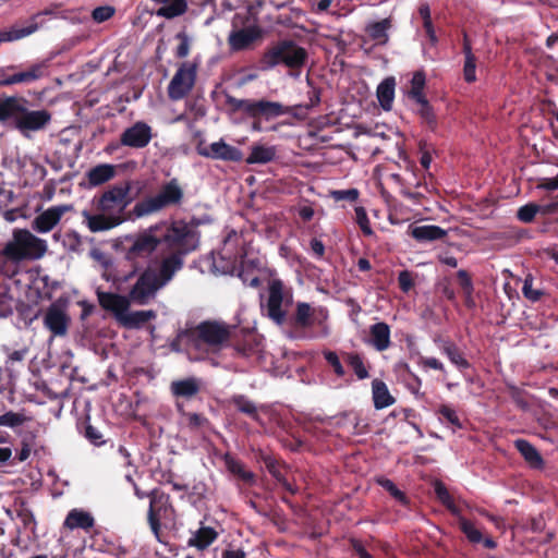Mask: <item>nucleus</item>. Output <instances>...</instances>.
<instances>
[{
    "label": "nucleus",
    "instance_id": "1",
    "mask_svg": "<svg viewBox=\"0 0 558 558\" xmlns=\"http://www.w3.org/2000/svg\"><path fill=\"white\" fill-rule=\"evenodd\" d=\"M201 223V219L196 217H192L189 221L162 220L135 234L126 235L125 258L132 262L146 258L160 247V258L175 256L185 263V257L199 248Z\"/></svg>",
    "mask_w": 558,
    "mask_h": 558
},
{
    "label": "nucleus",
    "instance_id": "24",
    "mask_svg": "<svg viewBox=\"0 0 558 558\" xmlns=\"http://www.w3.org/2000/svg\"><path fill=\"white\" fill-rule=\"evenodd\" d=\"M124 220V217L100 213L87 216V227L92 232H100L116 228Z\"/></svg>",
    "mask_w": 558,
    "mask_h": 558
},
{
    "label": "nucleus",
    "instance_id": "8",
    "mask_svg": "<svg viewBox=\"0 0 558 558\" xmlns=\"http://www.w3.org/2000/svg\"><path fill=\"white\" fill-rule=\"evenodd\" d=\"M131 190L132 181L130 180L109 185L98 198H95L96 209L99 213L124 217L126 207L134 199Z\"/></svg>",
    "mask_w": 558,
    "mask_h": 558
},
{
    "label": "nucleus",
    "instance_id": "36",
    "mask_svg": "<svg viewBox=\"0 0 558 558\" xmlns=\"http://www.w3.org/2000/svg\"><path fill=\"white\" fill-rule=\"evenodd\" d=\"M396 80L393 76L386 77L377 87V99L385 111L392 108L395 98Z\"/></svg>",
    "mask_w": 558,
    "mask_h": 558
},
{
    "label": "nucleus",
    "instance_id": "4",
    "mask_svg": "<svg viewBox=\"0 0 558 558\" xmlns=\"http://www.w3.org/2000/svg\"><path fill=\"white\" fill-rule=\"evenodd\" d=\"M230 329L225 323L204 320L198 325L180 330L171 348L180 351L194 350L199 353L217 352L230 339Z\"/></svg>",
    "mask_w": 558,
    "mask_h": 558
},
{
    "label": "nucleus",
    "instance_id": "27",
    "mask_svg": "<svg viewBox=\"0 0 558 558\" xmlns=\"http://www.w3.org/2000/svg\"><path fill=\"white\" fill-rule=\"evenodd\" d=\"M13 511L15 512L16 518L21 521L23 529L25 531L29 530L34 534L37 522L28 502L22 497L15 498L13 502Z\"/></svg>",
    "mask_w": 558,
    "mask_h": 558
},
{
    "label": "nucleus",
    "instance_id": "54",
    "mask_svg": "<svg viewBox=\"0 0 558 558\" xmlns=\"http://www.w3.org/2000/svg\"><path fill=\"white\" fill-rule=\"evenodd\" d=\"M323 355L338 377H343L345 375V369L340 361L339 355L335 351L326 350L323 352Z\"/></svg>",
    "mask_w": 558,
    "mask_h": 558
},
{
    "label": "nucleus",
    "instance_id": "10",
    "mask_svg": "<svg viewBox=\"0 0 558 558\" xmlns=\"http://www.w3.org/2000/svg\"><path fill=\"white\" fill-rule=\"evenodd\" d=\"M16 68V65H10L0 69V87L31 84L48 75V64L46 61L33 63L21 71H15Z\"/></svg>",
    "mask_w": 558,
    "mask_h": 558
},
{
    "label": "nucleus",
    "instance_id": "61",
    "mask_svg": "<svg viewBox=\"0 0 558 558\" xmlns=\"http://www.w3.org/2000/svg\"><path fill=\"white\" fill-rule=\"evenodd\" d=\"M360 192L357 189H349V190H337L331 192V196L335 201H349L355 202L359 198Z\"/></svg>",
    "mask_w": 558,
    "mask_h": 558
},
{
    "label": "nucleus",
    "instance_id": "3",
    "mask_svg": "<svg viewBox=\"0 0 558 558\" xmlns=\"http://www.w3.org/2000/svg\"><path fill=\"white\" fill-rule=\"evenodd\" d=\"M47 250L46 240L34 235L27 229L16 228L11 240L0 251V271L11 278L17 272V266L22 262L40 259Z\"/></svg>",
    "mask_w": 558,
    "mask_h": 558
},
{
    "label": "nucleus",
    "instance_id": "58",
    "mask_svg": "<svg viewBox=\"0 0 558 558\" xmlns=\"http://www.w3.org/2000/svg\"><path fill=\"white\" fill-rule=\"evenodd\" d=\"M355 220L364 234L369 235L373 233L372 228L369 226V219L364 207H355Z\"/></svg>",
    "mask_w": 558,
    "mask_h": 558
},
{
    "label": "nucleus",
    "instance_id": "26",
    "mask_svg": "<svg viewBox=\"0 0 558 558\" xmlns=\"http://www.w3.org/2000/svg\"><path fill=\"white\" fill-rule=\"evenodd\" d=\"M94 524L95 520L89 512L76 508L69 511L63 522V526L71 531L76 529L88 531Z\"/></svg>",
    "mask_w": 558,
    "mask_h": 558
},
{
    "label": "nucleus",
    "instance_id": "60",
    "mask_svg": "<svg viewBox=\"0 0 558 558\" xmlns=\"http://www.w3.org/2000/svg\"><path fill=\"white\" fill-rule=\"evenodd\" d=\"M84 436L95 446L105 444L104 436L98 428L87 423L84 429Z\"/></svg>",
    "mask_w": 558,
    "mask_h": 558
},
{
    "label": "nucleus",
    "instance_id": "11",
    "mask_svg": "<svg viewBox=\"0 0 558 558\" xmlns=\"http://www.w3.org/2000/svg\"><path fill=\"white\" fill-rule=\"evenodd\" d=\"M196 76L197 65L191 62H182L168 85L169 99L178 101L185 98L192 92Z\"/></svg>",
    "mask_w": 558,
    "mask_h": 558
},
{
    "label": "nucleus",
    "instance_id": "55",
    "mask_svg": "<svg viewBox=\"0 0 558 558\" xmlns=\"http://www.w3.org/2000/svg\"><path fill=\"white\" fill-rule=\"evenodd\" d=\"M263 462L267 469V471L277 480V482L281 481L284 475L281 472V463L270 456L263 457Z\"/></svg>",
    "mask_w": 558,
    "mask_h": 558
},
{
    "label": "nucleus",
    "instance_id": "48",
    "mask_svg": "<svg viewBox=\"0 0 558 558\" xmlns=\"http://www.w3.org/2000/svg\"><path fill=\"white\" fill-rule=\"evenodd\" d=\"M16 434L20 437V445L28 447L34 450V453H37L38 448V428H33L29 426H24L16 429Z\"/></svg>",
    "mask_w": 558,
    "mask_h": 558
},
{
    "label": "nucleus",
    "instance_id": "13",
    "mask_svg": "<svg viewBox=\"0 0 558 558\" xmlns=\"http://www.w3.org/2000/svg\"><path fill=\"white\" fill-rule=\"evenodd\" d=\"M173 512L170 504V496L162 490L155 488L149 492L148 523L153 533L158 537L160 532V520L169 518Z\"/></svg>",
    "mask_w": 558,
    "mask_h": 558
},
{
    "label": "nucleus",
    "instance_id": "22",
    "mask_svg": "<svg viewBox=\"0 0 558 558\" xmlns=\"http://www.w3.org/2000/svg\"><path fill=\"white\" fill-rule=\"evenodd\" d=\"M441 353L460 371L471 367V363L464 356L463 351L450 339H439L436 341Z\"/></svg>",
    "mask_w": 558,
    "mask_h": 558
},
{
    "label": "nucleus",
    "instance_id": "15",
    "mask_svg": "<svg viewBox=\"0 0 558 558\" xmlns=\"http://www.w3.org/2000/svg\"><path fill=\"white\" fill-rule=\"evenodd\" d=\"M151 138V128L146 122L137 121L121 133L120 145L141 149L146 147Z\"/></svg>",
    "mask_w": 558,
    "mask_h": 558
},
{
    "label": "nucleus",
    "instance_id": "57",
    "mask_svg": "<svg viewBox=\"0 0 558 558\" xmlns=\"http://www.w3.org/2000/svg\"><path fill=\"white\" fill-rule=\"evenodd\" d=\"M177 39L180 41L175 49V57L183 59L190 53L191 41L190 37L185 32H180L177 34Z\"/></svg>",
    "mask_w": 558,
    "mask_h": 558
},
{
    "label": "nucleus",
    "instance_id": "38",
    "mask_svg": "<svg viewBox=\"0 0 558 558\" xmlns=\"http://www.w3.org/2000/svg\"><path fill=\"white\" fill-rule=\"evenodd\" d=\"M436 415L440 423L446 425L453 433L463 428V423L457 411L449 404H440L436 410Z\"/></svg>",
    "mask_w": 558,
    "mask_h": 558
},
{
    "label": "nucleus",
    "instance_id": "32",
    "mask_svg": "<svg viewBox=\"0 0 558 558\" xmlns=\"http://www.w3.org/2000/svg\"><path fill=\"white\" fill-rule=\"evenodd\" d=\"M157 314L153 310L125 312L120 324L128 329H138L151 319H155Z\"/></svg>",
    "mask_w": 558,
    "mask_h": 558
},
{
    "label": "nucleus",
    "instance_id": "47",
    "mask_svg": "<svg viewBox=\"0 0 558 558\" xmlns=\"http://www.w3.org/2000/svg\"><path fill=\"white\" fill-rule=\"evenodd\" d=\"M426 84V76L423 71L414 72L411 80V89L408 92V97L411 100H417L421 98H425L424 87Z\"/></svg>",
    "mask_w": 558,
    "mask_h": 558
},
{
    "label": "nucleus",
    "instance_id": "2",
    "mask_svg": "<svg viewBox=\"0 0 558 558\" xmlns=\"http://www.w3.org/2000/svg\"><path fill=\"white\" fill-rule=\"evenodd\" d=\"M31 106L32 102L23 96H0V124L27 138L44 131L51 122V112L47 109L33 110Z\"/></svg>",
    "mask_w": 558,
    "mask_h": 558
},
{
    "label": "nucleus",
    "instance_id": "23",
    "mask_svg": "<svg viewBox=\"0 0 558 558\" xmlns=\"http://www.w3.org/2000/svg\"><path fill=\"white\" fill-rule=\"evenodd\" d=\"M225 465L230 474L247 485H254L256 476L252 471L245 469L244 463L230 453L223 456Z\"/></svg>",
    "mask_w": 558,
    "mask_h": 558
},
{
    "label": "nucleus",
    "instance_id": "63",
    "mask_svg": "<svg viewBox=\"0 0 558 558\" xmlns=\"http://www.w3.org/2000/svg\"><path fill=\"white\" fill-rule=\"evenodd\" d=\"M536 189L554 192L558 190V173L553 178H538L535 183Z\"/></svg>",
    "mask_w": 558,
    "mask_h": 558
},
{
    "label": "nucleus",
    "instance_id": "40",
    "mask_svg": "<svg viewBox=\"0 0 558 558\" xmlns=\"http://www.w3.org/2000/svg\"><path fill=\"white\" fill-rule=\"evenodd\" d=\"M391 20L384 19L379 22L371 23L366 27V32L373 40L385 45L388 41V31L391 28Z\"/></svg>",
    "mask_w": 558,
    "mask_h": 558
},
{
    "label": "nucleus",
    "instance_id": "49",
    "mask_svg": "<svg viewBox=\"0 0 558 558\" xmlns=\"http://www.w3.org/2000/svg\"><path fill=\"white\" fill-rule=\"evenodd\" d=\"M435 494L437 499L453 514L459 515L460 509L456 506L449 490L441 482H436Z\"/></svg>",
    "mask_w": 558,
    "mask_h": 558
},
{
    "label": "nucleus",
    "instance_id": "21",
    "mask_svg": "<svg viewBox=\"0 0 558 558\" xmlns=\"http://www.w3.org/2000/svg\"><path fill=\"white\" fill-rule=\"evenodd\" d=\"M70 317L59 305L52 303L44 315V326L56 337L65 336Z\"/></svg>",
    "mask_w": 558,
    "mask_h": 558
},
{
    "label": "nucleus",
    "instance_id": "50",
    "mask_svg": "<svg viewBox=\"0 0 558 558\" xmlns=\"http://www.w3.org/2000/svg\"><path fill=\"white\" fill-rule=\"evenodd\" d=\"M27 417L23 413L8 411L0 415V426H7L16 429L24 427Z\"/></svg>",
    "mask_w": 558,
    "mask_h": 558
},
{
    "label": "nucleus",
    "instance_id": "39",
    "mask_svg": "<svg viewBox=\"0 0 558 558\" xmlns=\"http://www.w3.org/2000/svg\"><path fill=\"white\" fill-rule=\"evenodd\" d=\"M457 279L463 293L464 305L470 310L474 308L476 305L473 296L474 284L470 274L464 269H460L457 271Z\"/></svg>",
    "mask_w": 558,
    "mask_h": 558
},
{
    "label": "nucleus",
    "instance_id": "37",
    "mask_svg": "<svg viewBox=\"0 0 558 558\" xmlns=\"http://www.w3.org/2000/svg\"><path fill=\"white\" fill-rule=\"evenodd\" d=\"M114 174L116 168L113 165L101 163L87 172V180L92 186H98L111 180Z\"/></svg>",
    "mask_w": 558,
    "mask_h": 558
},
{
    "label": "nucleus",
    "instance_id": "5",
    "mask_svg": "<svg viewBox=\"0 0 558 558\" xmlns=\"http://www.w3.org/2000/svg\"><path fill=\"white\" fill-rule=\"evenodd\" d=\"M184 262L171 256L160 258L157 267L148 266L138 276L129 292L130 300L137 305H146L156 298L157 292L166 287L182 270Z\"/></svg>",
    "mask_w": 558,
    "mask_h": 558
},
{
    "label": "nucleus",
    "instance_id": "64",
    "mask_svg": "<svg viewBox=\"0 0 558 558\" xmlns=\"http://www.w3.org/2000/svg\"><path fill=\"white\" fill-rule=\"evenodd\" d=\"M398 283L402 292H409L414 287L412 272L409 270L400 271L398 276Z\"/></svg>",
    "mask_w": 558,
    "mask_h": 558
},
{
    "label": "nucleus",
    "instance_id": "44",
    "mask_svg": "<svg viewBox=\"0 0 558 558\" xmlns=\"http://www.w3.org/2000/svg\"><path fill=\"white\" fill-rule=\"evenodd\" d=\"M376 483L383 487L389 495L396 499L400 505L408 506L410 500L404 492L400 490L397 485L389 478L379 476L376 478Z\"/></svg>",
    "mask_w": 558,
    "mask_h": 558
},
{
    "label": "nucleus",
    "instance_id": "7",
    "mask_svg": "<svg viewBox=\"0 0 558 558\" xmlns=\"http://www.w3.org/2000/svg\"><path fill=\"white\" fill-rule=\"evenodd\" d=\"M183 198L184 192L174 178L162 184L157 194L137 202L133 207V215L136 218L147 217L166 208L180 206Z\"/></svg>",
    "mask_w": 558,
    "mask_h": 558
},
{
    "label": "nucleus",
    "instance_id": "14",
    "mask_svg": "<svg viewBox=\"0 0 558 558\" xmlns=\"http://www.w3.org/2000/svg\"><path fill=\"white\" fill-rule=\"evenodd\" d=\"M301 106H284L278 101L267 99L252 100L250 118L254 120L270 121L284 114H294V110Z\"/></svg>",
    "mask_w": 558,
    "mask_h": 558
},
{
    "label": "nucleus",
    "instance_id": "42",
    "mask_svg": "<svg viewBox=\"0 0 558 558\" xmlns=\"http://www.w3.org/2000/svg\"><path fill=\"white\" fill-rule=\"evenodd\" d=\"M342 356L356 375L359 379H366L369 377L367 367L364 364L363 357L356 352H343Z\"/></svg>",
    "mask_w": 558,
    "mask_h": 558
},
{
    "label": "nucleus",
    "instance_id": "6",
    "mask_svg": "<svg viewBox=\"0 0 558 558\" xmlns=\"http://www.w3.org/2000/svg\"><path fill=\"white\" fill-rule=\"evenodd\" d=\"M308 60V52L292 39H282L267 47L259 61V69L271 70L278 65L300 72Z\"/></svg>",
    "mask_w": 558,
    "mask_h": 558
},
{
    "label": "nucleus",
    "instance_id": "41",
    "mask_svg": "<svg viewBox=\"0 0 558 558\" xmlns=\"http://www.w3.org/2000/svg\"><path fill=\"white\" fill-rule=\"evenodd\" d=\"M414 102L418 106V109L416 110L417 114L422 119V121L426 124V126L430 131H435L437 129L438 122L437 117L434 112V109L427 98H421L417 100H414Z\"/></svg>",
    "mask_w": 558,
    "mask_h": 558
},
{
    "label": "nucleus",
    "instance_id": "53",
    "mask_svg": "<svg viewBox=\"0 0 558 558\" xmlns=\"http://www.w3.org/2000/svg\"><path fill=\"white\" fill-rule=\"evenodd\" d=\"M234 271H238V277L244 284L252 288H258L260 286V279L254 271L239 269L235 264H232L229 272L233 274ZM225 272L227 274L228 271Z\"/></svg>",
    "mask_w": 558,
    "mask_h": 558
},
{
    "label": "nucleus",
    "instance_id": "34",
    "mask_svg": "<svg viewBox=\"0 0 558 558\" xmlns=\"http://www.w3.org/2000/svg\"><path fill=\"white\" fill-rule=\"evenodd\" d=\"M218 537V533L210 526H202L187 541L190 547H195L198 550L206 549Z\"/></svg>",
    "mask_w": 558,
    "mask_h": 558
},
{
    "label": "nucleus",
    "instance_id": "52",
    "mask_svg": "<svg viewBox=\"0 0 558 558\" xmlns=\"http://www.w3.org/2000/svg\"><path fill=\"white\" fill-rule=\"evenodd\" d=\"M253 99H238L234 96H226V105L232 112H243L247 117L250 116L251 105Z\"/></svg>",
    "mask_w": 558,
    "mask_h": 558
},
{
    "label": "nucleus",
    "instance_id": "12",
    "mask_svg": "<svg viewBox=\"0 0 558 558\" xmlns=\"http://www.w3.org/2000/svg\"><path fill=\"white\" fill-rule=\"evenodd\" d=\"M195 149L199 156L214 160L241 162L244 159V155L240 148L228 144L222 138L210 145H205V141L199 140Z\"/></svg>",
    "mask_w": 558,
    "mask_h": 558
},
{
    "label": "nucleus",
    "instance_id": "19",
    "mask_svg": "<svg viewBox=\"0 0 558 558\" xmlns=\"http://www.w3.org/2000/svg\"><path fill=\"white\" fill-rule=\"evenodd\" d=\"M269 295L267 301V312L269 318L276 324L282 325L286 322V312L282 310L283 284L279 279H274L269 283Z\"/></svg>",
    "mask_w": 558,
    "mask_h": 558
},
{
    "label": "nucleus",
    "instance_id": "9",
    "mask_svg": "<svg viewBox=\"0 0 558 558\" xmlns=\"http://www.w3.org/2000/svg\"><path fill=\"white\" fill-rule=\"evenodd\" d=\"M328 319V311L324 307L314 308L308 303L300 302L296 304L295 313L291 318V325L295 329H308L314 326L320 328L322 336L329 335L326 324Z\"/></svg>",
    "mask_w": 558,
    "mask_h": 558
},
{
    "label": "nucleus",
    "instance_id": "30",
    "mask_svg": "<svg viewBox=\"0 0 558 558\" xmlns=\"http://www.w3.org/2000/svg\"><path fill=\"white\" fill-rule=\"evenodd\" d=\"M514 448L524 458L526 463L534 469H542L544 466V459L537 449L526 439L514 440Z\"/></svg>",
    "mask_w": 558,
    "mask_h": 558
},
{
    "label": "nucleus",
    "instance_id": "56",
    "mask_svg": "<svg viewBox=\"0 0 558 558\" xmlns=\"http://www.w3.org/2000/svg\"><path fill=\"white\" fill-rule=\"evenodd\" d=\"M522 293L527 300L532 302L539 301L544 294L542 290L533 288V279L530 277L525 278L523 282Z\"/></svg>",
    "mask_w": 558,
    "mask_h": 558
},
{
    "label": "nucleus",
    "instance_id": "29",
    "mask_svg": "<svg viewBox=\"0 0 558 558\" xmlns=\"http://www.w3.org/2000/svg\"><path fill=\"white\" fill-rule=\"evenodd\" d=\"M373 402L376 410H381L392 405L396 398L389 392L387 385L380 379L372 381Z\"/></svg>",
    "mask_w": 558,
    "mask_h": 558
},
{
    "label": "nucleus",
    "instance_id": "43",
    "mask_svg": "<svg viewBox=\"0 0 558 558\" xmlns=\"http://www.w3.org/2000/svg\"><path fill=\"white\" fill-rule=\"evenodd\" d=\"M260 339L257 335L248 333L235 345V350L242 356H251L260 351Z\"/></svg>",
    "mask_w": 558,
    "mask_h": 558
},
{
    "label": "nucleus",
    "instance_id": "17",
    "mask_svg": "<svg viewBox=\"0 0 558 558\" xmlns=\"http://www.w3.org/2000/svg\"><path fill=\"white\" fill-rule=\"evenodd\" d=\"M262 36L263 31L258 25L246 26L232 31L228 36V45L231 51H243L260 39Z\"/></svg>",
    "mask_w": 558,
    "mask_h": 558
},
{
    "label": "nucleus",
    "instance_id": "20",
    "mask_svg": "<svg viewBox=\"0 0 558 558\" xmlns=\"http://www.w3.org/2000/svg\"><path fill=\"white\" fill-rule=\"evenodd\" d=\"M97 299L99 305L108 312H111L116 319L120 323L123 315L129 311L130 303L132 302L128 296L97 290Z\"/></svg>",
    "mask_w": 558,
    "mask_h": 558
},
{
    "label": "nucleus",
    "instance_id": "18",
    "mask_svg": "<svg viewBox=\"0 0 558 558\" xmlns=\"http://www.w3.org/2000/svg\"><path fill=\"white\" fill-rule=\"evenodd\" d=\"M71 209L68 205H58L49 207L37 215L31 223L34 231L47 233L51 231L61 220L62 216Z\"/></svg>",
    "mask_w": 558,
    "mask_h": 558
},
{
    "label": "nucleus",
    "instance_id": "51",
    "mask_svg": "<svg viewBox=\"0 0 558 558\" xmlns=\"http://www.w3.org/2000/svg\"><path fill=\"white\" fill-rule=\"evenodd\" d=\"M541 209L542 206L535 203L525 204L518 209L517 218L524 223H530L535 219V216Z\"/></svg>",
    "mask_w": 558,
    "mask_h": 558
},
{
    "label": "nucleus",
    "instance_id": "59",
    "mask_svg": "<svg viewBox=\"0 0 558 558\" xmlns=\"http://www.w3.org/2000/svg\"><path fill=\"white\" fill-rule=\"evenodd\" d=\"M463 77L465 82L473 83L476 81V58L468 57L464 60Z\"/></svg>",
    "mask_w": 558,
    "mask_h": 558
},
{
    "label": "nucleus",
    "instance_id": "25",
    "mask_svg": "<svg viewBox=\"0 0 558 558\" xmlns=\"http://www.w3.org/2000/svg\"><path fill=\"white\" fill-rule=\"evenodd\" d=\"M369 344L379 352L390 347V327L388 324L380 322L369 327Z\"/></svg>",
    "mask_w": 558,
    "mask_h": 558
},
{
    "label": "nucleus",
    "instance_id": "28",
    "mask_svg": "<svg viewBox=\"0 0 558 558\" xmlns=\"http://www.w3.org/2000/svg\"><path fill=\"white\" fill-rule=\"evenodd\" d=\"M41 13H37L34 16H32L31 22L25 27H17L13 26L10 29L0 31V43H9V41H15L20 40L24 37H27L32 34H34L38 28V23L36 22V19Z\"/></svg>",
    "mask_w": 558,
    "mask_h": 558
},
{
    "label": "nucleus",
    "instance_id": "45",
    "mask_svg": "<svg viewBox=\"0 0 558 558\" xmlns=\"http://www.w3.org/2000/svg\"><path fill=\"white\" fill-rule=\"evenodd\" d=\"M232 403L238 411L246 414L252 420L259 422L260 417H259V414L257 411V407L255 405V403L253 401L248 400L245 396H243V395L234 396L232 398Z\"/></svg>",
    "mask_w": 558,
    "mask_h": 558
},
{
    "label": "nucleus",
    "instance_id": "35",
    "mask_svg": "<svg viewBox=\"0 0 558 558\" xmlns=\"http://www.w3.org/2000/svg\"><path fill=\"white\" fill-rule=\"evenodd\" d=\"M411 235L418 242H430L444 239L447 235V231L439 226L426 225L414 227L411 230Z\"/></svg>",
    "mask_w": 558,
    "mask_h": 558
},
{
    "label": "nucleus",
    "instance_id": "31",
    "mask_svg": "<svg viewBox=\"0 0 558 558\" xmlns=\"http://www.w3.org/2000/svg\"><path fill=\"white\" fill-rule=\"evenodd\" d=\"M170 390L172 395L177 398L191 399L199 392L201 386L196 378L190 377L172 381Z\"/></svg>",
    "mask_w": 558,
    "mask_h": 558
},
{
    "label": "nucleus",
    "instance_id": "62",
    "mask_svg": "<svg viewBox=\"0 0 558 558\" xmlns=\"http://www.w3.org/2000/svg\"><path fill=\"white\" fill-rule=\"evenodd\" d=\"M368 423H362L360 415L356 413H352L351 417V428L349 429V434L351 435H363L368 432Z\"/></svg>",
    "mask_w": 558,
    "mask_h": 558
},
{
    "label": "nucleus",
    "instance_id": "33",
    "mask_svg": "<svg viewBox=\"0 0 558 558\" xmlns=\"http://www.w3.org/2000/svg\"><path fill=\"white\" fill-rule=\"evenodd\" d=\"M277 149L275 146L255 144L251 147V154L245 159L247 165H265L275 160Z\"/></svg>",
    "mask_w": 558,
    "mask_h": 558
},
{
    "label": "nucleus",
    "instance_id": "16",
    "mask_svg": "<svg viewBox=\"0 0 558 558\" xmlns=\"http://www.w3.org/2000/svg\"><path fill=\"white\" fill-rule=\"evenodd\" d=\"M175 408L179 415L183 418L185 427L191 433L206 437L208 433L214 430L211 422L205 414L186 411L184 404L179 401L175 402Z\"/></svg>",
    "mask_w": 558,
    "mask_h": 558
},
{
    "label": "nucleus",
    "instance_id": "46",
    "mask_svg": "<svg viewBox=\"0 0 558 558\" xmlns=\"http://www.w3.org/2000/svg\"><path fill=\"white\" fill-rule=\"evenodd\" d=\"M458 525L470 543L480 544L483 541L482 532L475 527L472 521L468 520L461 513L457 515Z\"/></svg>",
    "mask_w": 558,
    "mask_h": 558
}]
</instances>
